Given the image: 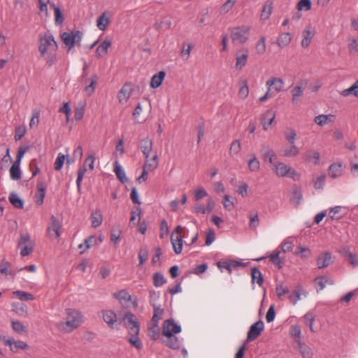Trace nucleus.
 Wrapping results in <instances>:
<instances>
[{
    "label": "nucleus",
    "instance_id": "c756f323",
    "mask_svg": "<svg viewBox=\"0 0 358 358\" xmlns=\"http://www.w3.org/2000/svg\"><path fill=\"white\" fill-rule=\"evenodd\" d=\"M291 171V168L283 163H278L275 166V172L278 176L284 177Z\"/></svg>",
    "mask_w": 358,
    "mask_h": 358
},
{
    "label": "nucleus",
    "instance_id": "9b49d317",
    "mask_svg": "<svg viewBox=\"0 0 358 358\" xmlns=\"http://www.w3.org/2000/svg\"><path fill=\"white\" fill-rule=\"evenodd\" d=\"M145 160L144 166L149 171L155 170L158 166V155L157 151L149 152L148 156L144 155Z\"/></svg>",
    "mask_w": 358,
    "mask_h": 358
},
{
    "label": "nucleus",
    "instance_id": "13d9d810",
    "mask_svg": "<svg viewBox=\"0 0 358 358\" xmlns=\"http://www.w3.org/2000/svg\"><path fill=\"white\" fill-rule=\"evenodd\" d=\"M241 149V144L239 140L234 141L230 146V154L237 155L240 152Z\"/></svg>",
    "mask_w": 358,
    "mask_h": 358
},
{
    "label": "nucleus",
    "instance_id": "473e14b6",
    "mask_svg": "<svg viewBox=\"0 0 358 358\" xmlns=\"http://www.w3.org/2000/svg\"><path fill=\"white\" fill-rule=\"evenodd\" d=\"M9 201L16 208L22 209L24 208V201L21 199L17 194L12 192L9 197Z\"/></svg>",
    "mask_w": 358,
    "mask_h": 358
},
{
    "label": "nucleus",
    "instance_id": "a19ab883",
    "mask_svg": "<svg viewBox=\"0 0 358 358\" xmlns=\"http://www.w3.org/2000/svg\"><path fill=\"white\" fill-rule=\"evenodd\" d=\"M13 294L21 301H32L34 299L33 294L24 291L17 290L13 292Z\"/></svg>",
    "mask_w": 358,
    "mask_h": 358
},
{
    "label": "nucleus",
    "instance_id": "603ef678",
    "mask_svg": "<svg viewBox=\"0 0 358 358\" xmlns=\"http://www.w3.org/2000/svg\"><path fill=\"white\" fill-rule=\"evenodd\" d=\"M257 52L259 55L264 54L266 51V38L261 36L256 45Z\"/></svg>",
    "mask_w": 358,
    "mask_h": 358
},
{
    "label": "nucleus",
    "instance_id": "393cba45",
    "mask_svg": "<svg viewBox=\"0 0 358 358\" xmlns=\"http://www.w3.org/2000/svg\"><path fill=\"white\" fill-rule=\"evenodd\" d=\"M334 119V115H320L315 117L314 122L320 126H324V124H327L329 122H333Z\"/></svg>",
    "mask_w": 358,
    "mask_h": 358
},
{
    "label": "nucleus",
    "instance_id": "4be33fe9",
    "mask_svg": "<svg viewBox=\"0 0 358 358\" xmlns=\"http://www.w3.org/2000/svg\"><path fill=\"white\" fill-rule=\"evenodd\" d=\"M315 35L313 29H308L303 30L302 32L303 39L301 41V45L303 48H307L310 45L312 38Z\"/></svg>",
    "mask_w": 358,
    "mask_h": 358
},
{
    "label": "nucleus",
    "instance_id": "1a4fd4ad",
    "mask_svg": "<svg viewBox=\"0 0 358 358\" xmlns=\"http://www.w3.org/2000/svg\"><path fill=\"white\" fill-rule=\"evenodd\" d=\"M182 229L183 228L181 226H178L175 229L176 234V238H174L173 234H172L171 237L173 250L177 255L180 254L182 250V239L180 234Z\"/></svg>",
    "mask_w": 358,
    "mask_h": 358
},
{
    "label": "nucleus",
    "instance_id": "0eeeda50",
    "mask_svg": "<svg viewBox=\"0 0 358 358\" xmlns=\"http://www.w3.org/2000/svg\"><path fill=\"white\" fill-rule=\"evenodd\" d=\"M264 329V324L261 320L252 324L248 332L247 341H253L257 339L261 335Z\"/></svg>",
    "mask_w": 358,
    "mask_h": 358
},
{
    "label": "nucleus",
    "instance_id": "7ed1b4c3",
    "mask_svg": "<svg viewBox=\"0 0 358 358\" xmlns=\"http://www.w3.org/2000/svg\"><path fill=\"white\" fill-rule=\"evenodd\" d=\"M82 37L83 33L80 31L64 32L61 35V38L64 43L68 47L69 50L74 46H80Z\"/></svg>",
    "mask_w": 358,
    "mask_h": 358
},
{
    "label": "nucleus",
    "instance_id": "6e6d98bb",
    "mask_svg": "<svg viewBox=\"0 0 358 358\" xmlns=\"http://www.w3.org/2000/svg\"><path fill=\"white\" fill-rule=\"evenodd\" d=\"M11 325L13 329L17 333L27 332V327L19 321H13Z\"/></svg>",
    "mask_w": 358,
    "mask_h": 358
},
{
    "label": "nucleus",
    "instance_id": "052dcab7",
    "mask_svg": "<svg viewBox=\"0 0 358 358\" xmlns=\"http://www.w3.org/2000/svg\"><path fill=\"white\" fill-rule=\"evenodd\" d=\"M148 257V250L146 248H141L138 252L139 266H143Z\"/></svg>",
    "mask_w": 358,
    "mask_h": 358
},
{
    "label": "nucleus",
    "instance_id": "f8f14e48",
    "mask_svg": "<svg viewBox=\"0 0 358 358\" xmlns=\"http://www.w3.org/2000/svg\"><path fill=\"white\" fill-rule=\"evenodd\" d=\"M260 153L265 162L273 164L276 159L277 156L274 150L268 145H263L261 148Z\"/></svg>",
    "mask_w": 358,
    "mask_h": 358
},
{
    "label": "nucleus",
    "instance_id": "a211bd4d",
    "mask_svg": "<svg viewBox=\"0 0 358 358\" xmlns=\"http://www.w3.org/2000/svg\"><path fill=\"white\" fill-rule=\"evenodd\" d=\"M275 113L271 110H267L262 118V123L264 130H268V127L271 125L272 122L275 119Z\"/></svg>",
    "mask_w": 358,
    "mask_h": 358
},
{
    "label": "nucleus",
    "instance_id": "72a5a7b5",
    "mask_svg": "<svg viewBox=\"0 0 358 358\" xmlns=\"http://www.w3.org/2000/svg\"><path fill=\"white\" fill-rule=\"evenodd\" d=\"M282 155L286 157H292L296 156L299 152V148L294 145L291 144L289 148H285L282 150Z\"/></svg>",
    "mask_w": 358,
    "mask_h": 358
},
{
    "label": "nucleus",
    "instance_id": "8fccbe9b",
    "mask_svg": "<svg viewBox=\"0 0 358 358\" xmlns=\"http://www.w3.org/2000/svg\"><path fill=\"white\" fill-rule=\"evenodd\" d=\"M272 12V4L266 3L262 10L261 18L262 20H266L269 18Z\"/></svg>",
    "mask_w": 358,
    "mask_h": 358
},
{
    "label": "nucleus",
    "instance_id": "2f4dec72",
    "mask_svg": "<svg viewBox=\"0 0 358 358\" xmlns=\"http://www.w3.org/2000/svg\"><path fill=\"white\" fill-rule=\"evenodd\" d=\"M114 171L116 176L122 183H125L128 181V178L126 176L125 172L122 170L121 166L116 161L114 164Z\"/></svg>",
    "mask_w": 358,
    "mask_h": 358
},
{
    "label": "nucleus",
    "instance_id": "c03bdc74",
    "mask_svg": "<svg viewBox=\"0 0 358 358\" xmlns=\"http://www.w3.org/2000/svg\"><path fill=\"white\" fill-rule=\"evenodd\" d=\"M51 6L54 9V12H55V24L57 25L62 24L64 22V17H63V14L61 11L60 8L59 7L56 6L55 3H52L51 5Z\"/></svg>",
    "mask_w": 358,
    "mask_h": 358
},
{
    "label": "nucleus",
    "instance_id": "ddd939ff",
    "mask_svg": "<svg viewBox=\"0 0 358 358\" xmlns=\"http://www.w3.org/2000/svg\"><path fill=\"white\" fill-rule=\"evenodd\" d=\"M166 338L163 339L162 343L168 348L173 350H178L181 343L180 339L176 336H164Z\"/></svg>",
    "mask_w": 358,
    "mask_h": 358
},
{
    "label": "nucleus",
    "instance_id": "9d476101",
    "mask_svg": "<svg viewBox=\"0 0 358 358\" xmlns=\"http://www.w3.org/2000/svg\"><path fill=\"white\" fill-rule=\"evenodd\" d=\"M249 57V50L246 48L238 50L235 55L236 59V68L238 70H242L247 64Z\"/></svg>",
    "mask_w": 358,
    "mask_h": 358
},
{
    "label": "nucleus",
    "instance_id": "5701e85b",
    "mask_svg": "<svg viewBox=\"0 0 358 358\" xmlns=\"http://www.w3.org/2000/svg\"><path fill=\"white\" fill-rule=\"evenodd\" d=\"M6 344L10 347L12 351H15L17 349L25 350L29 348L28 345L22 341H15L13 339L10 338L6 341Z\"/></svg>",
    "mask_w": 358,
    "mask_h": 358
},
{
    "label": "nucleus",
    "instance_id": "774afa93",
    "mask_svg": "<svg viewBox=\"0 0 358 358\" xmlns=\"http://www.w3.org/2000/svg\"><path fill=\"white\" fill-rule=\"evenodd\" d=\"M302 198L301 192L298 190L295 189L292 192V197H291V201L294 203L295 205H299Z\"/></svg>",
    "mask_w": 358,
    "mask_h": 358
},
{
    "label": "nucleus",
    "instance_id": "4c0bfd02",
    "mask_svg": "<svg viewBox=\"0 0 358 358\" xmlns=\"http://www.w3.org/2000/svg\"><path fill=\"white\" fill-rule=\"evenodd\" d=\"M154 308V314L152 318L153 324H158L159 321L162 319L164 314V310L159 306H157L155 303H152Z\"/></svg>",
    "mask_w": 358,
    "mask_h": 358
},
{
    "label": "nucleus",
    "instance_id": "f03ea898",
    "mask_svg": "<svg viewBox=\"0 0 358 358\" xmlns=\"http://www.w3.org/2000/svg\"><path fill=\"white\" fill-rule=\"evenodd\" d=\"M57 49V43L52 34L48 32L39 36L38 50L42 56H45L49 50L56 51Z\"/></svg>",
    "mask_w": 358,
    "mask_h": 358
},
{
    "label": "nucleus",
    "instance_id": "423d86ee",
    "mask_svg": "<svg viewBox=\"0 0 358 358\" xmlns=\"http://www.w3.org/2000/svg\"><path fill=\"white\" fill-rule=\"evenodd\" d=\"M181 331V327L173 319L166 320L163 323L162 334L164 336L176 335Z\"/></svg>",
    "mask_w": 358,
    "mask_h": 358
},
{
    "label": "nucleus",
    "instance_id": "2eb2a0df",
    "mask_svg": "<svg viewBox=\"0 0 358 358\" xmlns=\"http://www.w3.org/2000/svg\"><path fill=\"white\" fill-rule=\"evenodd\" d=\"M332 263L331 255L329 252H325L319 256L317 259V266L318 268L327 267Z\"/></svg>",
    "mask_w": 358,
    "mask_h": 358
},
{
    "label": "nucleus",
    "instance_id": "e2e57ef3",
    "mask_svg": "<svg viewBox=\"0 0 358 358\" xmlns=\"http://www.w3.org/2000/svg\"><path fill=\"white\" fill-rule=\"evenodd\" d=\"M285 136L290 144H294L296 133L293 129L287 130L285 133Z\"/></svg>",
    "mask_w": 358,
    "mask_h": 358
},
{
    "label": "nucleus",
    "instance_id": "5fc2aeb1",
    "mask_svg": "<svg viewBox=\"0 0 358 358\" xmlns=\"http://www.w3.org/2000/svg\"><path fill=\"white\" fill-rule=\"evenodd\" d=\"M10 266V264L8 262L2 261L0 264V273L5 275H15V273H13L10 270H9Z\"/></svg>",
    "mask_w": 358,
    "mask_h": 358
},
{
    "label": "nucleus",
    "instance_id": "e433bc0d",
    "mask_svg": "<svg viewBox=\"0 0 358 358\" xmlns=\"http://www.w3.org/2000/svg\"><path fill=\"white\" fill-rule=\"evenodd\" d=\"M38 187V196L37 199L36 201V203L37 205H41L44 201V198L45 196V187L44 186V184L41 182H38L37 185Z\"/></svg>",
    "mask_w": 358,
    "mask_h": 358
},
{
    "label": "nucleus",
    "instance_id": "a18cd8bd",
    "mask_svg": "<svg viewBox=\"0 0 358 358\" xmlns=\"http://www.w3.org/2000/svg\"><path fill=\"white\" fill-rule=\"evenodd\" d=\"M280 252H273L269 256L270 261L279 268H281L285 265L284 262L279 257Z\"/></svg>",
    "mask_w": 358,
    "mask_h": 358
},
{
    "label": "nucleus",
    "instance_id": "c85d7f7f",
    "mask_svg": "<svg viewBox=\"0 0 358 358\" xmlns=\"http://www.w3.org/2000/svg\"><path fill=\"white\" fill-rule=\"evenodd\" d=\"M252 281L257 282L259 286H262L264 282V278L260 270L257 267H253L251 270Z\"/></svg>",
    "mask_w": 358,
    "mask_h": 358
},
{
    "label": "nucleus",
    "instance_id": "b1692460",
    "mask_svg": "<svg viewBox=\"0 0 358 358\" xmlns=\"http://www.w3.org/2000/svg\"><path fill=\"white\" fill-rule=\"evenodd\" d=\"M165 76H166V73L163 71H159L157 74H155L151 78L150 87L152 88L159 87L162 85V83L165 78Z\"/></svg>",
    "mask_w": 358,
    "mask_h": 358
},
{
    "label": "nucleus",
    "instance_id": "37998d69",
    "mask_svg": "<svg viewBox=\"0 0 358 358\" xmlns=\"http://www.w3.org/2000/svg\"><path fill=\"white\" fill-rule=\"evenodd\" d=\"M114 296L115 299L119 300L120 302L124 301H131V296L128 293L125 289L120 290L114 294Z\"/></svg>",
    "mask_w": 358,
    "mask_h": 358
},
{
    "label": "nucleus",
    "instance_id": "412c9836",
    "mask_svg": "<svg viewBox=\"0 0 358 358\" xmlns=\"http://www.w3.org/2000/svg\"><path fill=\"white\" fill-rule=\"evenodd\" d=\"M102 316L103 320L108 324V325L113 328L117 320L116 313L113 310H104L102 312Z\"/></svg>",
    "mask_w": 358,
    "mask_h": 358
},
{
    "label": "nucleus",
    "instance_id": "ea45409f",
    "mask_svg": "<svg viewBox=\"0 0 358 358\" xmlns=\"http://www.w3.org/2000/svg\"><path fill=\"white\" fill-rule=\"evenodd\" d=\"M251 159L248 162V168L252 172H257L260 169V162L255 155H251Z\"/></svg>",
    "mask_w": 358,
    "mask_h": 358
},
{
    "label": "nucleus",
    "instance_id": "09e8293b",
    "mask_svg": "<svg viewBox=\"0 0 358 358\" xmlns=\"http://www.w3.org/2000/svg\"><path fill=\"white\" fill-rule=\"evenodd\" d=\"M27 132L25 125H20L15 128L14 138L15 141L20 140Z\"/></svg>",
    "mask_w": 358,
    "mask_h": 358
},
{
    "label": "nucleus",
    "instance_id": "6e6552de",
    "mask_svg": "<svg viewBox=\"0 0 358 358\" xmlns=\"http://www.w3.org/2000/svg\"><path fill=\"white\" fill-rule=\"evenodd\" d=\"M51 225L48 228V234L51 239H57L60 237L61 222L55 216L50 217Z\"/></svg>",
    "mask_w": 358,
    "mask_h": 358
},
{
    "label": "nucleus",
    "instance_id": "20e7f679",
    "mask_svg": "<svg viewBox=\"0 0 358 358\" xmlns=\"http://www.w3.org/2000/svg\"><path fill=\"white\" fill-rule=\"evenodd\" d=\"M66 318L65 324L70 328V330L78 328L82 323V315L78 310L73 308L66 309Z\"/></svg>",
    "mask_w": 358,
    "mask_h": 358
},
{
    "label": "nucleus",
    "instance_id": "de8ad7c7",
    "mask_svg": "<svg viewBox=\"0 0 358 358\" xmlns=\"http://www.w3.org/2000/svg\"><path fill=\"white\" fill-rule=\"evenodd\" d=\"M166 280L164 276L161 273H155L153 275V284L155 287H161Z\"/></svg>",
    "mask_w": 358,
    "mask_h": 358
},
{
    "label": "nucleus",
    "instance_id": "4468645a",
    "mask_svg": "<svg viewBox=\"0 0 358 358\" xmlns=\"http://www.w3.org/2000/svg\"><path fill=\"white\" fill-rule=\"evenodd\" d=\"M139 148L143 152V155L148 156L149 152H154L153 148V141L148 136L141 139L139 142Z\"/></svg>",
    "mask_w": 358,
    "mask_h": 358
},
{
    "label": "nucleus",
    "instance_id": "680f3d73",
    "mask_svg": "<svg viewBox=\"0 0 358 358\" xmlns=\"http://www.w3.org/2000/svg\"><path fill=\"white\" fill-rule=\"evenodd\" d=\"M65 158L66 157L64 155L59 153L54 164L55 169L56 171H59L62 168L65 161Z\"/></svg>",
    "mask_w": 358,
    "mask_h": 358
},
{
    "label": "nucleus",
    "instance_id": "0e129e2a",
    "mask_svg": "<svg viewBox=\"0 0 358 358\" xmlns=\"http://www.w3.org/2000/svg\"><path fill=\"white\" fill-rule=\"evenodd\" d=\"M311 5L310 0H300L297 4V9L299 10H309L311 8Z\"/></svg>",
    "mask_w": 358,
    "mask_h": 358
},
{
    "label": "nucleus",
    "instance_id": "79ce46f5",
    "mask_svg": "<svg viewBox=\"0 0 358 358\" xmlns=\"http://www.w3.org/2000/svg\"><path fill=\"white\" fill-rule=\"evenodd\" d=\"M305 87L302 86H296L292 90V103L296 104L298 99L303 96Z\"/></svg>",
    "mask_w": 358,
    "mask_h": 358
},
{
    "label": "nucleus",
    "instance_id": "f704fd0d",
    "mask_svg": "<svg viewBox=\"0 0 358 358\" xmlns=\"http://www.w3.org/2000/svg\"><path fill=\"white\" fill-rule=\"evenodd\" d=\"M111 45V42L108 40L103 41L100 45L96 48V54L98 57H101L106 55L108 52V48Z\"/></svg>",
    "mask_w": 358,
    "mask_h": 358
},
{
    "label": "nucleus",
    "instance_id": "cd10ccee",
    "mask_svg": "<svg viewBox=\"0 0 358 358\" xmlns=\"http://www.w3.org/2000/svg\"><path fill=\"white\" fill-rule=\"evenodd\" d=\"M129 334H130V337L128 338V341L129 343L137 350H141L143 348V344L138 337V334L133 333L132 331H129Z\"/></svg>",
    "mask_w": 358,
    "mask_h": 358
},
{
    "label": "nucleus",
    "instance_id": "7c9ffc66",
    "mask_svg": "<svg viewBox=\"0 0 358 358\" xmlns=\"http://www.w3.org/2000/svg\"><path fill=\"white\" fill-rule=\"evenodd\" d=\"M92 227L96 228L99 227L103 222V216L99 210H96L91 214Z\"/></svg>",
    "mask_w": 358,
    "mask_h": 358
},
{
    "label": "nucleus",
    "instance_id": "a878e982",
    "mask_svg": "<svg viewBox=\"0 0 358 358\" xmlns=\"http://www.w3.org/2000/svg\"><path fill=\"white\" fill-rule=\"evenodd\" d=\"M292 40V36L289 32H285L281 34L277 40V45L280 48H283L287 46Z\"/></svg>",
    "mask_w": 358,
    "mask_h": 358
},
{
    "label": "nucleus",
    "instance_id": "aec40b11",
    "mask_svg": "<svg viewBox=\"0 0 358 358\" xmlns=\"http://www.w3.org/2000/svg\"><path fill=\"white\" fill-rule=\"evenodd\" d=\"M266 85L268 88L273 87L276 92H280L284 87V82L281 78H272L266 81Z\"/></svg>",
    "mask_w": 358,
    "mask_h": 358
},
{
    "label": "nucleus",
    "instance_id": "dca6fc26",
    "mask_svg": "<svg viewBox=\"0 0 358 358\" xmlns=\"http://www.w3.org/2000/svg\"><path fill=\"white\" fill-rule=\"evenodd\" d=\"M314 282L316 285V290L317 292L322 290L327 284L333 285L334 281L327 275H322L317 277L314 279Z\"/></svg>",
    "mask_w": 358,
    "mask_h": 358
},
{
    "label": "nucleus",
    "instance_id": "69168bd1",
    "mask_svg": "<svg viewBox=\"0 0 358 358\" xmlns=\"http://www.w3.org/2000/svg\"><path fill=\"white\" fill-rule=\"evenodd\" d=\"M39 116L40 112L38 110H35L33 111L32 117L29 122V127L32 128L33 127H37L39 123Z\"/></svg>",
    "mask_w": 358,
    "mask_h": 358
},
{
    "label": "nucleus",
    "instance_id": "58836bf2",
    "mask_svg": "<svg viewBox=\"0 0 358 358\" xmlns=\"http://www.w3.org/2000/svg\"><path fill=\"white\" fill-rule=\"evenodd\" d=\"M320 158V155L317 151L313 150H308L306 152L304 159L307 161L315 160L313 162L315 164H317Z\"/></svg>",
    "mask_w": 358,
    "mask_h": 358
},
{
    "label": "nucleus",
    "instance_id": "3c124183",
    "mask_svg": "<svg viewBox=\"0 0 358 358\" xmlns=\"http://www.w3.org/2000/svg\"><path fill=\"white\" fill-rule=\"evenodd\" d=\"M98 80V76L96 75H94L91 78V81L89 85L86 86L85 88V92L88 94L91 95L94 91V86L96 84Z\"/></svg>",
    "mask_w": 358,
    "mask_h": 358
},
{
    "label": "nucleus",
    "instance_id": "338daca9",
    "mask_svg": "<svg viewBox=\"0 0 358 358\" xmlns=\"http://www.w3.org/2000/svg\"><path fill=\"white\" fill-rule=\"evenodd\" d=\"M231 197L229 195L226 194L224 196V201L222 202L224 208L229 211L231 210L234 207V201H231Z\"/></svg>",
    "mask_w": 358,
    "mask_h": 358
},
{
    "label": "nucleus",
    "instance_id": "4d7b16f0",
    "mask_svg": "<svg viewBox=\"0 0 358 358\" xmlns=\"http://www.w3.org/2000/svg\"><path fill=\"white\" fill-rule=\"evenodd\" d=\"M304 320L307 325L309 326L311 331H314L313 330V323L315 321V315L313 313L308 312L304 315Z\"/></svg>",
    "mask_w": 358,
    "mask_h": 358
},
{
    "label": "nucleus",
    "instance_id": "6ab92c4d",
    "mask_svg": "<svg viewBox=\"0 0 358 358\" xmlns=\"http://www.w3.org/2000/svg\"><path fill=\"white\" fill-rule=\"evenodd\" d=\"M303 294L305 296L307 293L303 291V287L301 285L296 287L295 289L289 295V299L293 305H295L299 300L301 299V295Z\"/></svg>",
    "mask_w": 358,
    "mask_h": 358
},
{
    "label": "nucleus",
    "instance_id": "bb28decb",
    "mask_svg": "<svg viewBox=\"0 0 358 358\" xmlns=\"http://www.w3.org/2000/svg\"><path fill=\"white\" fill-rule=\"evenodd\" d=\"M342 174V164L336 163L329 167V175L332 178H336Z\"/></svg>",
    "mask_w": 358,
    "mask_h": 358
},
{
    "label": "nucleus",
    "instance_id": "49530a36",
    "mask_svg": "<svg viewBox=\"0 0 358 358\" xmlns=\"http://www.w3.org/2000/svg\"><path fill=\"white\" fill-rule=\"evenodd\" d=\"M149 336L151 339L156 341L159 337V328L158 324H153L152 326L148 328Z\"/></svg>",
    "mask_w": 358,
    "mask_h": 358
},
{
    "label": "nucleus",
    "instance_id": "c9c22d12",
    "mask_svg": "<svg viewBox=\"0 0 358 358\" xmlns=\"http://www.w3.org/2000/svg\"><path fill=\"white\" fill-rule=\"evenodd\" d=\"M10 176L12 180H17L21 178L20 164L13 163L10 169Z\"/></svg>",
    "mask_w": 358,
    "mask_h": 358
},
{
    "label": "nucleus",
    "instance_id": "bf43d9fd",
    "mask_svg": "<svg viewBox=\"0 0 358 358\" xmlns=\"http://www.w3.org/2000/svg\"><path fill=\"white\" fill-rule=\"evenodd\" d=\"M310 250L308 248L300 246L298 250L295 252L296 255H299L303 259H307L310 255Z\"/></svg>",
    "mask_w": 358,
    "mask_h": 358
},
{
    "label": "nucleus",
    "instance_id": "39448f33",
    "mask_svg": "<svg viewBox=\"0 0 358 358\" xmlns=\"http://www.w3.org/2000/svg\"><path fill=\"white\" fill-rule=\"evenodd\" d=\"M123 322L125 327L129 329V331L139 334L140 325L137 321L136 316L131 312L128 311L124 313L123 317Z\"/></svg>",
    "mask_w": 358,
    "mask_h": 358
},
{
    "label": "nucleus",
    "instance_id": "864d4df0",
    "mask_svg": "<svg viewBox=\"0 0 358 358\" xmlns=\"http://www.w3.org/2000/svg\"><path fill=\"white\" fill-rule=\"evenodd\" d=\"M130 96V92L124 86L118 94V99L120 102H127Z\"/></svg>",
    "mask_w": 358,
    "mask_h": 358
},
{
    "label": "nucleus",
    "instance_id": "f257e3e1",
    "mask_svg": "<svg viewBox=\"0 0 358 358\" xmlns=\"http://www.w3.org/2000/svg\"><path fill=\"white\" fill-rule=\"evenodd\" d=\"M230 37L234 45H241L245 43L249 38L250 27L243 25L229 29Z\"/></svg>",
    "mask_w": 358,
    "mask_h": 358
},
{
    "label": "nucleus",
    "instance_id": "f3484780",
    "mask_svg": "<svg viewBox=\"0 0 358 358\" xmlns=\"http://www.w3.org/2000/svg\"><path fill=\"white\" fill-rule=\"evenodd\" d=\"M110 22L109 13L103 12L97 19L96 20V26L97 27L101 30L105 31L108 24Z\"/></svg>",
    "mask_w": 358,
    "mask_h": 358
}]
</instances>
